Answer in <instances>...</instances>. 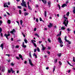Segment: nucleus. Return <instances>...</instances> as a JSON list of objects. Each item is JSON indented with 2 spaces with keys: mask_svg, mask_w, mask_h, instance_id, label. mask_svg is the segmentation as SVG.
<instances>
[{
  "mask_svg": "<svg viewBox=\"0 0 75 75\" xmlns=\"http://www.w3.org/2000/svg\"><path fill=\"white\" fill-rule=\"evenodd\" d=\"M16 58L17 59H18V60H19L20 59V58L18 57H16Z\"/></svg>",
  "mask_w": 75,
  "mask_h": 75,
  "instance_id": "a19ab883",
  "label": "nucleus"
},
{
  "mask_svg": "<svg viewBox=\"0 0 75 75\" xmlns=\"http://www.w3.org/2000/svg\"><path fill=\"white\" fill-rule=\"evenodd\" d=\"M7 3H5L4 5V7H7V8H8V6L6 5Z\"/></svg>",
  "mask_w": 75,
  "mask_h": 75,
  "instance_id": "9d476101",
  "label": "nucleus"
},
{
  "mask_svg": "<svg viewBox=\"0 0 75 75\" xmlns=\"http://www.w3.org/2000/svg\"><path fill=\"white\" fill-rule=\"evenodd\" d=\"M4 45H3V44H2L1 45V46H0V47H1L2 48V50H3V47Z\"/></svg>",
  "mask_w": 75,
  "mask_h": 75,
  "instance_id": "4468645a",
  "label": "nucleus"
},
{
  "mask_svg": "<svg viewBox=\"0 0 75 75\" xmlns=\"http://www.w3.org/2000/svg\"><path fill=\"white\" fill-rule=\"evenodd\" d=\"M68 20H67L66 19H64L63 23V24H64V25L66 27H67V25H68Z\"/></svg>",
  "mask_w": 75,
  "mask_h": 75,
  "instance_id": "f03ea898",
  "label": "nucleus"
},
{
  "mask_svg": "<svg viewBox=\"0 0 75 75\" xmlns=\"http://www.w3.org/2000/svg\"><path fill=\"white\" fill-rule=\"evenodd\" d=\"M10 69L11 70L9 69L8 71V74H10V73H11V71L12 72V74L15 73V71H13V68H11Z\"/></svg>",
  "mask_w": 75,
  "mask_h": 75,
  "instance_id": "20e7f679",
  "label": "nucleus"
},
{
  "mask_svg": "<svg viewBox=\"0 0 75 75\" xmlns=\"http://www.w3.org/2000/svg\"><path fill=\"white\" fill-rule=\"evenodd\" d=\"M73 61L75 62V57H73Z\"/></svg>",
  "mask_w": 75,
  "mask_h": 75,
  "instance_id": "de8ad7c7",
  "label": "nucleus"
},
{
  "mask_svg": "<svg viewBox=\"0 0 75 75\" xmlns=\"http://www.w3.org/2000/svg\"><path fill=\"white\" fill-rule=\"evenodd\" d=\"M24 41H25V43L26 44H27V42H28V41L27 40H26V39H25L24 40Z\"/></svg>",
  "mask_w": 75,
  "mask_h": 75,
  "instance_id": "6ab92c4d",
  "label": "nucleus"
},
{
  "mask_svg": "<svg viewBox=\"0 0 75 75\" xmlns=\"http://www.w3.org/2000/svg\"><path fill=\"white\" fill-rule=\"evenodd\" d=\"M24 16H28V14L27 12H25L24 13Z\"/></svg>",
  "mask_w": 75,
  "mask_h": 75,
  "instance_id": "f3484780",
  "label": "nucleus"
},
{
  "mask_svg": "<svg viewBox=\"0 0 75 75\" xmlns=\"http://www.w3.org/2000/svg\"><path fill=\"white\" fill-rule=\"evenodd\" d=\"M48 27L49 28H51L52 27V24L51 23H49V25H48Z\"/></svg>",
  "mask_w": 75,
  "mask_h": 75,
  "instance_id": "1a4fd4ad",
  "label": "nucleus"
},
{
  "mask_svg": "<svg viewBox=\"0 0 75 75\" xmlns=\"http://www.w3.org/2000/svg\"><path fill=\"white\" fill-rule=\"evenodd\" d=\"M6 55H7V56H8V57L10 56V55L9 54H6Z\"/></svg>",
  "mask_w": 75,
  "mask_h": 75,
  "instance_id": "4d7b16f0",
  "label": "nucleus"
},
{
  "mask_svg": "<svg viewBox=\"0 0 75 75\" xmlns=\"http://www.w3.org/2000/svg\"><path fill=\"white\" fill-rule=\"evenodd\" d=\"M42 43V41H39V44H41V43Z\"/></svg>",
  "mask_w": 75,
  "mask_h": 75,
  "instance_id": "052dcab7",
  "label": "nucleus"
},
{
  "mask_svg": "<svg viewBox=\"0 0 75 75\" xmlns=\"http://www.w3.org/2000/svg\"><path fill=\"white\" fill-rule=\"evenodd\" d=\"M22 34L23 35V36L24 37H25V34H24V33H22Z\"/></svg>",
  "mask_w": 75,
  "mask_h": 75,
  "instance_id": "37998d69",
  "label": "nucleus"
},
{
  "mask_svg": "<svg viewBox=\"0 0 75 75\" xmlns=\"http://www.w3.org/2000/svg\"><path fill=\"white\" fill-rule=\"evenodd\" d=\"M62 33V31H61L60 32V33H59V35L60 36H61V33Z\"/></svg>",
  "mask_w": 75,
  "mask_h": 75,
  "instance_id": "6e6d98bb",
  "label": "nucleus"
},
{
  "mask_svg": "<svg viewBox=\"0 0 75 75\" xmlns=\"http://www.w3.org/2000/svg\"><path fill=\"white\" fill-rule=\"evenodd\" d=\"M16 23H18V25H19V22L18 21H17Z\"/></svg>",
  "mask_w": 75,
  "mask_h": 75,
  "instance_id": "69168bd1",
  "label": "nucleus"
},
{
  "mask_svg": "<svg viewBox=\"0 0 75 75\" xmlns=\"http://www.w3.org/2000/svg\"><path fill=\"white\" fill-rule=\"evenodd\" d=\"M11 66H14V64H13V63H11Z\"/></svg>",
  "mask_w": 75,
  "mask_h": 75,
  "instance_id": "79ce46f5",
  "label": "nucleus"
},
{
  "mask_svg": "<svg viewBox=\"0 0 75 75\" xmlns=\"http://www.w3.org/2000/svg\"><path fill=\"white\" fill-rule=\"evenodd\" d=\"M68 64H69V65H70V66H71V67H73V65L69 63V62L67 61Z\"/></svg>",
  "mask_w": 75,
  "mask_h": 75,
  "instance_id": "aec40b11",
  "label": "nucleus"
},
{
  "mask_svg": "<svg viewBox=\"0 0 75 75\" xmlns=\"http://www.w3.org/2000/svg\"><path fill=\"white\" fill-rule=\"evenodd\" d=\"M58 6L59 7V10H60V8H61V6H60V5H59V4L58 5Z\"/></svg>",
  "mask_w": 75,
  "mask_h": 75,
  "instance_id": "3c124183",
  "label": "nucleus"
},
{
  "mask_svg": "<svg viewBox=\"0 0 75 75\" xmlns=\"http://www.w3.org/2000/svg\"><path fill=\"white\" fill-rule=\"evenodd\" d=\"M36 22H37V23H38V18H36Z\"/></svg>",
  "mask_w": 75,
  "mask_h": 75,
  "instance_id": "c9c22d12",
  "label": "nucleus"
},
{
  "mask_svg": "<svg viewBox=\"0 0 75 75\" xmlns=\"http://www.w3.org/2000/svg\"><path fill=\"white\" fill-rule=\"evenodd\" d=\"M67 4H64L62 5V7L64 8V7H66L67 6Z\"/></svg>",
  "mask_w": 75,
  "mask_h": 75,
  "instance_id": "f8f14e48",
  "label": "nucleus"
},
{
  "mask_svg": "<svg viewBox=\"0 0 75 75\" xmlns=\"http://www.w3.org/2000/svg\"><path fill=\"white\" fill-rule=\"evenodd\" d=\"M20 23H21V25H22L23 24V20H21L20 21Z\"/></svg>",
  "mask_w": 75,
  "mask_h": 75,
  "instance_id": "4be33fe9",
  "label": "nucleus"
},
{
  "mask_svg": "<svg viewBox=\"0 0 75 75\" xmlns=\"http://www.w3.org/2000/svg\"><path fill=\"white\" fill-rule=\"evenodd\" d=\"M58 40L59 41V42L60 43V47H62L64 45H63V42L61 40V38L60 37H59L58 38Z\"/></svg>",
  "mask_w": 75,
  "mask_h": 75,
  "instance_id": "f257e3e1",
  "label": "nucleus"
},
{
  "mask_svg": "<svg viewBox=\"0 0 75 75\" xmlns=\"http://www.w3.org/2000/svg\"><path fill=\"white\" fill-rule=\"evenodd\" d=\"M55 66H54L53 67V72H54V71H55Z\"/></svg>",
  "mask_w": 75,
  "mask_h": 75,
  "instance_id": "cd10ccee",
  "label": "nucleus"
},
{
  "mask_svg": "<svg viewBox=\"0 0 75 75\" xmlns=\"http://www.w3.org/2000/svg\"><path fill=\"white\" fill-rule=\"evenodd\" d=\"M15 48H19V46L18 45H16Z\"/></svg>",
  "mask_w": 75,
  "mask_h": 75,
  "instance_id": "49530a36",
  "label": "nucleus"
},
{
  "mask_svg": "<svg viewBox=\"0 0 75 75\" xmlns=\"http://www.w3.org/2000/svg\"><path fill=\"white\" fill-rule=\"evenodd\" d=\"M35 35L37 36V37H39V35H38L37 33L35 34Z\"/></svg>",
  "mask_w": 75,
  "mask_h": 75,
  "instance_id": "58836bf2",
  "label": "nucleus"
},
{
  "mask_svg": "<svg viewBox=\"0 0 75 75\" xmlns=\"http://www.w3.org/2000/svg\"><path fill=\"white\" fill-rule=\"evenodd\" d=\"M22 3H21V6H24L25 7L27 8V4H26L25 1H24V0H22Z\"/></svg>",
  "mask_w": 75,
  "mask_h": 75,
  "instance_id": "7ed1b4c3",
  "label": "nucleus"
},
{
  "mask_svg": "<svg viewBox=\"0 0 75 75\" xmlns=\"http://www.w3.org/2000/svg\"><path fill=\"white\" fill-rule=\"evenodd\" d=\"M61 29H62V30H65V28L64 27H62L61 28Z\"/></svg>",
  "mask_w": 75,
  "mask_h": 75,
  "instance_id": "2f4dec72",
  "label": "nucleus"
},
{
  "mask_svg": "<svg viewBox=\"0 0 75 75\" xmlns=\"http://www.w3.org/2000/svg\"><path fill=\"white\" fill-rule=\"evenodd\" d=\"M1 31H2V28H0V33H1Z\"/></svg>",
  "mask_w": 75,
  "mask_h": 75,
  "instance_id": "4c0bfd02",
  "label": "nucleus"
},
{
  "mask_svg": "<svg viewBox=\"0 0 75 75\" xmlns=\"http://www.w3.org/2000/svg\"><path fill=\"white\" fill-rule=\"evenodd\" d=\"M51 2L49 1L48 2V5H51Z\"/></svg>",
  "mask_w": 75,
  "mask_h": 75,
  "instance_id": "09e8293b",
  "label": "nucleus"
},
{
  "mask_svg": "<svg viewBox=\"0 0 75 75\" xmlns=\"http://www.w3.org/2000/svg\"><path fill=\"white\" fill-rule=\"evenodd\" d=\"M6 13L8 14V15H10V13L7 12H6Z\"/></svg>",
  "mask_w": 75,
  "mask_h": 75,
  "instance_id": "680f3d73",
  "label": "nucleus"
},
{
  "mask_svg": "<svg viewBox=\"0 0 75 75\" xmlns=\"http://www.w3.org/2000/svg\"><path fill=\"white\" fill-rule=\"evenodd\" d=\"M74 10H73V12L74 14H75V7H74Z\"/></svg>",
  "mask_w": 75,
  "mask_h": 75,
  "instance_id": "473e14b6",
  "label": "nucleus"
},
{
  "mask_svg": "<svg viewBox=\"0 0 75 75\" xmlns=\"http://www.w3.org/2000/svg\"><path fill=\"white\" fill-rule=\"evenodd\" d=\"M28 61L29 64L31 66H33V67L34 65L33 64V63H32V61L30 59H29Z\"/></svg>",
  "mask_w": 75,
  "mask_h": 75,
  "instance_id": "423d86ee",
  "label": "nucleus"
},
{
  "mask_svg": "<svg viewBox=\"0 0 75 75\" xmlns=\"http://www.w3.org/2000/svg\"><path fill=\"white\" fill-rule=\"evenodd\" d=\"M46 69H47V70L48 69H49V67H46Z\"/></svg>",
  "mask_w": 75,
  "mask_h": 75,
  "instance_id": "0e129e2a",
  "label": "nucleus"
},
{
  "mask_svg": "<svg viewBox=\"0 0 75 75\" xmlns=\"http://www.w3.org/2000/svg\"><path fill=\"white\" fill-rule=\"evenodd\" d=\"M57 55L59 57H61V55H62V54H61V53H59V54H57Z\"/></svg>",
  "mask_w": 75,
  "mask_h": 75,
  "instance_id": "a211bd4d",
  "label": "nucleus"
},
{
  "mask_svg": "<svg viewBox=\"0 0 75 75\" xmlns=\"http://www.w3.org/2000/svg\"><path fill=\"white\" fill-rule=\"evenodd\" d=\"M11 41H14V39L13 38H11Z\"/></svg>",
  "mask_w": 75,
  "mask_h": 75,
  "instance_id": "13d9d810",
  "label": "nucleus"
},
{
  "mask_svg": "<svg viewBox=\"0 0 75 75\" xmlns=\"http://www.w3.org/2000/svg\"><path fill=\"white\" fill-rule=\"evenodd\" d=\"M47 54H49V55H50V52L49 51H47Z\"/></svg>",
  "mask_w": 75,
  "mask_h": 75,
  "instance_id": "e433bc0d",
  "label": "nucleus"
},
{
  "mask_svg": "<svg viewBox=\"0 0 75 75\" xmlns=\"http://www.w3.org/2000/svg\"><path fill=\"white\" fill-rule=\"evenodd\" d=\"M37 50L38 52H40V48H39V47H37Z\"/></svg>",
  "mask_w": 75,
  "mask_h": 75,
  "instance_id": "a878e982",
  "label": "nucleus"
},
{
  "mask_svg": "<svg viewBox=\"0 0 75 75\" xmlns=\"http://www.w3.org/2000/svg\"><path fill=\"white\" fill-rule=\"evenodd\" d=\"M8 35L6 34H5L4 36V37H6L7 40H8V37L10 36V35H11L10 34V32H9V31L8 32Z\"/></svg>",
  "mask_w": 75,
  "mask_h": 75,
  "instance_id": "39448f33",
  "label": "nucleus"
},
{
  "mask_svg": "<svg viewBox=\"0 0 75 75\" xmlns=\"http://www.w3.org/2000/svg\"><path fill=\"white\" fill-rule=\"evenodd\" d=\"M19 57L20 58H21L22 60H23V56H22V55L21 54H19Z\"/></svg>",
  "mask_w": 75,
  "mask_h": 75,
  "instance_id": "ddd939ff",
  "label": "nucleus"
},
{
  "mask_svg": "<svg viewBox=\"0 0 75 75\" xmlns=\"http://www.w3.org/2000/svg\"><path fill=\"white\" fill-rule=\"evenodd\" d=\"M17 7L18 8H19V9H21V6H18Z\"/></svg>",
  "mask_w": 75,
  "mask_h": 75,
  "instance_id": "c85d7f7f",
  "label": "nucleus"
},
{
  "mask_svg": "<svg viewBox=\"0 0 75 75\" xmlns=\"http://www.w3.org/2000/svg\"><path fill=\"white\" fill-rule=\"evenodd\" d=\"M33 57H35V58H37V55L35 54V53H34L33 54Z\"/></svg>",
  "mask_w": 75,
  "mask_h": 75,
  "instance_id": "dca6fc26",
  "label": "nucleus"
},
{
  "mask_svg": "<svg viewBox=\"0 0 75 75\" xmlns=\"http://www.w3.org/2000/svg\"><path fill=\"white\" fill-rule=\"evenodd\" d=\"M69 12H68L66 14V16H69Z\"/></svg>",
  "mask_w": 75,
  "mask_h": 75,
  "instance_id": "bb28decb",
  "label": "nucleus"
},
{
  "mask_svg": "<svg viewBox=\"0 0 75 75\" xmlns=\"http://www.w3.org/2000/svg\"><path fill=\"white\" fill-rule=\"evenodd\" d=\"M32 43H33L34 47H37V45H36L35 43L34 42H33V41H32Z\"/></svg>",
  "mask_w": 75,
  "mask_h": 75,
  "instance_id": "2eb2a0df",
  "label": "nucleus"
},
{
  "mask_svg": "<svg viewBox=\"0 0 75 75\" xmlns=\"http://www.w3.org/2000/svg\"><path fill=\"white\" fill-rule=\"evenodd\" d=\"M67 30L68 31H71V30H69V28H68V29H67Z\"/></svg>",
  "mask_w": 75,
  "mask_h": 75,
  "instance_id": "e2e57ef3",
  "label": "nucleus"
},
{
  "mask_svg": "<svg viewBox=\"0 0 75 75\" xmlns=\"http://www.w3.org/2000/svg\"><path fill=\"white\" fill-rule=\"evenodd\" d=\"M8 23L10 24V23H11V21H10V20H8Z\"/></svg>",
  "mask_w": 75,
  "mask_h": 75,
  "instance_id": "b1692460",
  "label": "nucleus"
},
{
  "mask_svg": "<svg viewBox=\"0 0 75 75\" xmlns=\"http://www.w3.org/2000/svg\"><path fill=\"white\" fill-rule=\"evenodd\" d=\"M16 30L15 29H13L10 32V33H11V34H14V33H16Z\"/></svg>",
  "mask_w": 75,
  "mask_h": 75,
  "instance_id": "0eeeda50",
  "label": "nucleus"
},
{
  "mask_svg": "<svg viewBox=\"0 0 75 75\" xmlns=\"http://www.w3.org/2000/svg\"><path fill=\"white\" fill-rule=\"evenodd\" d=\"M3 23V21H0V26L1 25V24H2Z\"/></svg>",
  "mask_w": 75,
  "mask_h": 75,
  "instance_id": "f704fd0d",
  "label": "nucleus"
},
{
  "mask_svg": "<svg viewBox=\"0 0 75 75\" xmlns=\"http://www.w3.org/2000/svg\"><path fill=\"white\" fill-rule=\"evenodd\" d=\"M19 14H21V10H19Z\"/></svg>",
  "mask_w": 75,
  "mask_h": 75,
  "instance_id": "c756f323",
  "label": "nucleus"
},
{
  "mask_svg": "<svg viewBox=\"0 0 75 75\" xmlns=\"http://www.w3.org/2000/svg\"><path fill=\"white\" fill-rule=\"evenodd\" d=\"M59 63L60 65H62V63H61V62L59 61Z\"/></svg>",
  "mask_w": 75,
  "mask_h": 75,
  "instance_id": "8fccbe9b",
  "label": "nucleus"
},
{
  "mask_svg": "<svg viewBox=\"0 0 75 75\" xmlns=\"http://www.w3.org/2000/svg\"><path fill=\"white\" fill-rule=\"evenodd\" d=\"M45 17H47V11H45Z\"/></svg>",
  "mask_w": 75,
  "mask_h": 75,
  "instance_id": "5701e85b",
  "label": "nucleus"
},
{
  "mask_svg": "<svg viewBox=\"0 0 75 75\" xmlns=\"http://www.w3.org/2000/svg\"><path fill=\"white\" fill-rule=\"evenodd\" d=\"M41 0H42V1L43 3H44V4H46V3H47V1H46L45 0L44 1V0H39V1H41Z\"/></svg>",
  "mask_w": 75,
  "mask_h": 75,
  "instance_id": "9b49d317",
  "label": "nucleus"
},
{
  "mask_svg": "<svg viewBox=\"0 0 75 75\" xmlns=\"http://www.w3.org/2000/svg\"><path fill=\"white\" fill-rule=\"evenodd\" d=\"M36 30H37V28H34V31H36Z\"/></svg>",
  "mask_w": 75,
  "mask_h": 75,
  "instance_id": "603ef678",
  "label": "nucleus"
},
{
  "mask_svg": "<svg viewBox=\"0 0 75 75\" xmlns=\"http://www.w3.org/2000/svg\"><path fill=\"white\" fill-rule=\"evenodd\" d=\"M67 36H65V39H64V40H65V41H66L67 40Z\"/></svg>",
  "mask_w": 75,
  "mask_h": 75,
  "instance_id": "72a5a7b5",
  "label": "nucleus"
},
{
  "mask_svg": "<svg viewBox=\"0 0 75 75\" xmlns=\"http://www.w3.org/2000/svg\"><path fill=\"white\" fill-rule=\"evenodd\" d=\"M66 42H67L69 44H71V42L69 41L68 40H67V41H66Z\"/></svg>",
  "mask_w": 75,
  "mask_h": 75,
  "instance_id": "412c9836",
  "label": "nucleus"
},
{
  "mask_svg": "<svg viewBox=\"0 0 75 75\" xmlns=\"http://www.w3.org/2000/svg\"><path fill=\"white\" fill-rule=\"evenodd\" d=\"M27 61H25L24 62V63L25 64H27Z\"/></svg>",
  "mask_w": 75,
  "mask_h": 75,
  "instance_id": "bf43d9fd",
  "label": "nucleus"
},
{
  "mask_svg": "<svg viewBox=\"0 0 75 75\" xmlns=\"http://www.w3.org/2000/svg\"><path fill=\"white\" fill-rule=\"evenodd\" d=\"M29 56L30 58H32L31 54V53H29Z\"/></svg>",
  "mask_w": 75,
  "mask_h": 75,
  "instance_id": "864d4df0",
  "label": "nucleus"
},
{
  "mask_svg": "<svg viewBox=\"0 0 75 75\" xmlns=\"http://www.w3.org/2000/svg\"><path fill=\"white\" fill-rule=\"evenodd\" d=\"M40 21H42V18H41V17H40Z\"/></svg>",
  "mask_w": 75,
  "mask_h": 75,
  "instance_id": "a18cd8bd",
  "label": "nucleus"
},
{
  "mask_svg": "<svg viewBox=\"0 0 75 75\" xmlns=\"http://www.w3.org/2000/svg\"><path fill=\"white\" fill-rule=\"evenodd\" d=\"M57 59H55V60H54V62L55 63H57Z\"/></svg>",
  "mask_w": 75,
  "mask_h": 75,
  "instance_id": "c03bdc74",
  "label": "nucleus"
},
{
  "mask_svg": "<svg viewBox=\"0 0 75 75\" xmlns=\"http://www.w3.org/2000/svg\"><path fill=\"white\" fill-rule=\"evenodd\" d=\"M42 48L41 49V50H42V51H44V50H45V49L46 48V47H45L43 45H42Z\"/></svg>",
  "mask_w": 75,
  "mask_h": 75,
  "instance_id": "6e6552de",
  "label": "nucleus"
},
{
  "mask_svg": "<svg viewBox=\"0 0 75 75\" xmlns=\"http://www.w3.org/2000/svg\"><path fill=\"white\" fill-rule=\"evenodd\" d=\"M28 8L29 9V10H32V8H31L30 7V6H28Z\"/></svg>",
  "mask_w": 75,
  "mask_h": 75,
  "instance_id": "393cba45",
  "label": "nucleus"
},
{
  "mask_svg": "<svg viewBox=\"0 0 75 75\" xmlns=\"http://www.w3.org/2000/svg\"><path fill=\"white\" fill-rule=\"evenodd\" d=\"M36 51H37V49H34V52H36Z\"/></svg>",
  "mask_w": 75,
  "mask_h": 75,
  "instance_id": "ea45409f",
  "label": "nucleus"
},
{
  "mask_svg": "<svg viewBox=\"0 0 75 75\" xmlns=\"http://www.w3.org/2000/svg\"><path fill=\"white\" fill-rule=\"evenodd\" d=\"M3 33H1V37H3Z\"/></svg>",
  "mask_w": 75,
  "mask_h": 75,
  "instance_id": "338daca9",
  "label": "nucleus"
},
{
  "mask_svg": "<svg viewBox=\"0 0 75 75\" xmlns=\"http://www.w3.org/2000/svg\"><path fill=\"white\" fill-rule=\"evenodd\" d=\"M48 41H49V42H51V40H50V39H48Z\"/></svg>",
  "mask_w": 75,
  "mask_h": 75,
  "instance_id": "5fc2aeb1",
  "label": "nucleus"
},
{
  "mask_svg": "<svg viewBox=\"0 0 75 75\" xmlns=\"http://www.w3.org/2000/svg\"><path fill=\"white\" fill-rule=\"evenodd\" d=\"M29 3H30L29 2H28V4H27L28 5V6H30L29 5Z\"/></svg>",
  "mask_w": 75,
  "mask_h": 75,
  "instance_id": "774afa93",
  "label": "nucleus"
},
{
  "mask_svg": "<svg viewBox=\"0 0 75 75\" xmlns=\"http://www.w3.org/2000/svg\"><path fill=\"white\" fill-rule=\"evenodd\" d=\"M22 47L23 48H26L27 47V46L26 45H22Z\"/></svg>",
  "mask_w": 75,
  "mask_h": 75,
  "instance_id": "7c9ffc66",
  "label": "nucleus"
}]
</instances>
